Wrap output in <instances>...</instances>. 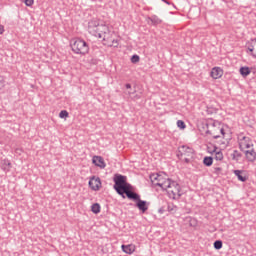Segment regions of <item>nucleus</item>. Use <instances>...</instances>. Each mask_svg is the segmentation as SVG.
Returning <instances> with one entry per match:
<instances>
[{
  "label": "nucleus",
  "mask_w": 256,
  "mask_h": 256,
  "mask_svg": "<svg viewBox=\"0 0 256 256\" xmlns=\"http://www.w3.org/2000/svg\"><path fill=\"white\" fill-rule=\"evenodd\" d=\"M59 117L60 119H67V117H69V112L67 110H62L59 113Z\"/></svg>",
  "instance_id": "obj_29"
},
{
  "label": "nucleus",
  "mask_w": 256,
  "mask_h": 256,
  "mask_svg": "<svg viewBox=\"0 0 256 256\" xmlns=\"http://www.w3.org/2000/svg\"><path fill=\"white\" fill-rule=\"evenodd\" d=\"M134 93H136V91H135V90L132 92V95H133Z\"/></svg>",
  "instance_id": "obj_46"
},
{
  "label": "nucleus",
  "mask_w": 256,
  "mask_h": 256,
  "mask_svg": "<svg viewBox=\"0 0 256 256\" xmlns=\"http://www.w3.org/2000/svg\"><path fill=\"white\" fill-rule=\"evenodd\" d=\"M213 247L216 251H220V249H223V241L222 240H216L213 243Z\"/></svg>",
  "instance_id": "obj_24"
},
{
  "label": "nucleus",
  "mask_w": 256,
  "mask_h": 256,
  "mask_svg": "<svg viewBox=\"0 0 256 256\" xmlns=\"http://www.w3.org/2000/svg\"><path fill=\"white\" fill-rule=\"evenodd\" d=\"M219 133H221V135H223V137H225V129L223 128H217Z\"/></svg>",
  "instance_id": "obj_37"
},
{
  "label": "nucleus",
  "mask_w": 256,
  "mask_h": 256,
  "mask_svg": "<svg viewBox=\"0 0 256 256\" xmlns=\"http://www.w3.org/2000/svg\"><path fill=\"white\" fill-rule=\"evenodd\" d=\"M166 211H167V207L162 206L161 208H159L158 213H159L160 215H163V213H166Z\"/></svg>",
  "instance_id": "obj_35"
},
{
  "label": "nucleus",
  "mask_w": 256,
  "mask_h": 256,
  "mask_svg": "<svg viewBox=\"0 0 256 256\" xmlns=\"http://www.w3.org/2000/svg\"><path fill=\"white\" fill-rule=\"evenodd\" d=\"M112 43L117 47L119 45V40H113Z\"/></svg>",
  "instance_id": "obj_39"
},
{
  "label": "nucleus",
  "mask_w": 256,
  "mask_h": 256,
  "mask_svg": "<svg viewBox=\"0 0 256 256\" xmlns=\"http://www.w3.org/2000/svg\"><path fill=\"white\" fill-rule=\"evenodd\" d=\"M239 71L242 77H248V75H251V68H249L248 66L240 67Z\"/></svg>",
  "instance_id": "obj_19"
},
{
  "label": "nucleus",
  "mask_w": 256,
  "mask_h": 256,
  "mask_svg": "<svg viewBox=\"0 0 256 256\" xmlns=\"http://www.w3.org/2000/svg\"><path fill=\"white\" fill-rule=\"evenodd\" d=\"M243 153L245 154V157L249 163H255L256 160V152L255 149L251 150H244Z\"/></svg>",
  "instance_id": "obj_10"
},
{
  "label": "nucleus",
  "mask_w": 256,
  "mask_h": 256,
  "mask_svg": "<svg viewBox=\"0 0 256 256\" xmlns=\"http://www.w3.org/2000/svg\"><path fill=\"white\" fill-rule=\"evenodd\" d=\"M212 79H221L223 77V70L221 67H214L210 72Z\"/></svg>",
  "instance_id": "obj_11"
},
{
  "label": "nucleus",
  "mask_w": 256,
  "mask_h": 256,
  "mask_svg": "<svg viewBox=\"0 0 256 256\" xmlns=\"http://www.w3.org/2000/svg\"><path fill=\"white\" fill-rule=\"evenodd\" d=\"M219 149V147H217V145L210 143L206 150L207 153H210V155H213V153H217V150Z\"/></svg>",
  "instance_id": "obj_22"
},
{
  "label": "nucleus",
  "mask_w": 256,
  "mask_h": 256,
  "mask_svg": "<svg viewBox=\"0 0 256 256\" xmlns=\"http://www.w3.org/2000/svg\"><path fill=\"white\" fill-rule=\"evenodd\" d=\"M184 163H186V164L191 163V159H189V158H185V159H184Z\"/></svg>",
  "instance_id": "obj_41"
},
{
  "label": "nucleus",
  "mask_w": 256,
  "mask_h": 256,
  "mask_svg": "<svg viewBox=\"0 0 256 256\" xmlns=\"http://www.w3.org/2000/svg\"><path fill=\"white\" fill-rule=\"evenodd\" d=\"M148 21H151L154 27H157V25H161L162 23V21L157 17V15H152L151 17H148Z\"/></svg>",
  "instance_id": "obj_20"
},
{
  "label": "nucleus",
  "mask_w": 256,
  "mask_h": 256,
  "mask_svg": "<svg viewBox=\"0 0 256 256\" xmlns=\"http://www.w3.org/2000/svg\"><path fill=\"white\" fill-rule=\"evenodd\" d=\"M206 127H209V124H206Z\"/></svg>",
  "instance_id": "obj_47"
},
{
  "label": "nucleus",
  "mask_w": 256,
  "mask_h": 256,
  "mask_svg": "<svg viewBox=\"0 0 256 256\" xmlns=\"http://www.w3.org/2000/svg\"><path fill=\"white\" fill-rule=\"evenodd\" d=\"M245 49H246V53L252 56V53H255L254 51L256 49L255 41H253V39H250L249 41H247L245 45Z\"/></svg>",
  "instance_id": "obj_12"
},
{
  "label": "nucleus",
  "mask_w": 256,
  "mask_h": 256,
  "mask_svg": "<svg viewBox=\"0 0 256 256\" xmlns=\"http://www.w3.org/2000/svg\"><path fill=\"white\" fill-rule=\"evenodd\" d=\"M91 211L92 213H94V215H99V213H101V204L100 203L92 204Z\"/></svg>",
  "instance_id": "obj_21"
},
{
  "label": "nucleus",
  "mask_w": 256,
  "mask_h": 256,
  "mask_svg": "<svg viewBox=\"0 0 256 256\" xmlns=\"http://www.w3.org/2000/svg\"><path fill=\"white\" fill-rule=\"evenodd\" d=\"M253 147V143H251V138L247 136H243L239 141V149L240 151H245V149H251Z\"/></svg>",
  "instance_id": "obj_7"
},
{
  "label": "nucleus",
  "mask_w": 256,
  "mask_h": 256,
  "mask_svg": "<svg viewBox=\"0 0 256 256\" xmlns=\"http://www.w3.org/2000/svg\"><path fill=\"white\" fill-rule=\"evenodd\" d=\"M231 157L233 161H236V163H239V161H241V157H243V154L239 152V150H233Z\"/></svg>",
  "instance_id": "obj_18"
},
{
  "label": "nucleus",
  "mask_w": 256,
  "mask_h": 256,
  "mask_svg": "<svg viewBox=\"0 0 256 256\" xmlns=\"http://www.w3.org/2000/svg\"><path fill=\"white\" fill-rule=\"evenodd\" d=\"M88 185L92 191H99V189H101V178L92 176L88 182Z\"/></svg>",
  "instance_id": "obj_6"
},
{
  "label": "nucleus",
  "mask_w": 256,
  "mask_h": 256,
  "mask_svg": "<svg viewBox=\"0 0 256 256\" xmlns=\"http://www.w3.org/2000/svg\"><path fill=\"white\" fill-rule=\"evenodd\" d=\"M181 147H182V153L186 157H191V155H193V153H195V150H193V148H191L187 145H182Z\"/></svg>",
  "instance_id": "obj_14"
},
{
  "label": "nucleus",
  "mask_w": 256,
  "mask_h": 256,
  "mask_svg": "<svg viewBox=\"0 0 256 256\" xmlns=\"http://www.w3.org/2000/svg\"><path fill=\"white\" fill-rule=\"evenodd\" d=\"M113 189L116 191L117 195H120L122 199H132L139 193L134 191L133 185L131 183L127 182V176L122 174H115L113 177Z\"/></svg>",
  "instance_id": "obj_1"
},
{
  "label": "nucleus",
  "mask_w": 256,
  "mask_h": 256,
  "mask_svg": "<svg viewBox=\"0 0 256 256\" xmlns=\"http://www.w3.org/2000/svg\"><path fill=\"white\" fill-rule=\"evenodd\" d=\"M166 211H168V213H175V211H177V206L173 203H167Z\"/></svg>",
  "instance_id": "obj_25"
},
{
  "label": "nucleus",
  "mask_w": 256,
  "mask_h": 256,
  "mask_svg": "<svg viewBox=\"0 0 256 256\" xmlns=\"http://www.w3.org/2000/svg\"><path fill=\"white\" fill-rule=\"evenodd\" d=\"M107 33H109V26L105 24H100V26H98L97 35H94V37H97L98 39H103V41H105V36L103 37V35H107Z\"/></svg>",
  "instance_id": "obj_8"
},
{
  "label": "nucleus",
  "mask_w": 256,
  "mask_h": 256,
  "mask_svg": "<svg viewBox=\"0 0 256 256\" xmlns=\"http://www.w3.org/2000/svg\"><path fill=\"white\" fill-rule=\"evenodd\" d=\"M161 174L159 173H153L150 175V180L152 183H155V181H159V177H160Z\"/></svg>",
  "instance_id": "obj_28"
},
{
  "label": "nucleus",
  "mask_w": 256,
  "mask_h": 256,
  "mask_svg": "<svg viewBox=\"0 0 256 256\" xmlns=\"http://www.w3.org/2000/svg\"><path fill=\"white\" fill-rule=\"evenodd\" d=\"M215 153V160L216 161H223V152L221 150H216Z\"/></svg>",
  "instance_id": "obj_26"
},
{
  "label": "nucleus",
  "mask_w": 256,
  "mask_h": 256,
  "mask_svg": "<svg viewBox=\"0 0 256 256\" xmlns=\"http://www.w3.org/2000/svg\"><path fill=\"white\" fill-rule=\"evenodd\" d=\"M128 95H133V92H128Z\"/></svg>",
  "instance_id": "obj_45"
},
{
  "label": "nucleus",
  "mask_w": 256,
  "mask_h": 256,
  "mask_svg": "<svg viewBox=\"0 0 256 256\" xmlns=\"http://www.w3.org/2000/svg\"><path fill=\"white\" fill-rule=\"evenodd\" d=\"M24 3L26 7H33V3H35V0H24Z\"/></svg>",
  "instance_id": "obj_33"
},
{
  "label": "nucleus",
  "mask_w": 256,
  "mask_h": 256,
  "mask_svg": "<svg viewBox=\"0 0 256 256\" xmlns=\"http://www.w3.org/2000/svg\"><path fill=\"white\" fill-rule=\"evenodd\" d=\"M121 249L123 253H126V255H133L135 253L136 247L133 244H128V245L122 244Z\"/></svg>",
  "instance_id": "obj_13"
},
{
  "label": "nucleus",
  "mask_w": 256,
  "mask_h": 256,
  "mask_svg": "<svg viewBox=\"0 0 256 256\" xmlns=\"http://www.w3.org/2000/svg\"><path fill=\"white\" fill-rule=\"evenodd\" d=\"M125 88H126V89H131V84H130V83H126V84H125Z\"/></svg>",
  "instance_id": "obj_42"
},
{
  "label": "nucleus",
  "mask_w": 256,
  "mask_h": 256,
  "mask_svg": "<svg viewBox=\"0 0 256 256\" xmlns=\"http://www.w3.org/2000/svg\"><path fill=\"white\" fill-rule=\"evenodd\" d=\"M233 173L237 177L238 181H241L242 183L247 181V176L243 175V170H234Z\"/></svg>",
  "instance_id": "obj_15"
},
{
  "label": "nucleus",
  "mask_w": 256,
  "mask_h": 256,
  "mask_svg": "<svg viewBox=\"0 0 256 256\" xmlns=\"http://www.w3.org/2000/svg\"><path fill=\"white\" fill-rule=\"evenodd\" d=\"M167 178H164L163 175L160 174L159 178H158V182L157 183H154V185L156 187H159V184L160 183H163Z\"/></svg>",
  "instance_id": "obj_32"
},
{
  "label": "nucleus",
  "mask_w": 256,
  "mask_h": 256,
  "mask_svg": "<svg viewBox=\"0 0 256 256\" xmlns=\"http://www.w3.org/2000/svg\"><path fill=\"white\" fill-rule=\"evenodd\" d=\"M183 156H184L183 148L180 146V147H178V150L176 152V157H177V159H179V161H181V159H183Z\"/></svg>",
  "instance_id": "obj_27"
},
{
  "label": "nucleus",
  "mask_w": 256,
  "mask_h": 256,
  "mask_svg": "<svg viewBox=\"0 0 256 256\" xmlns=\"http://www.w3.org/2000/svg\"><path fill=\"white\" fill-rule=\"evenodd\" d=\"M130 201H135V207L141 211V213H147L149 211V205H151V202H147V200H141V195H136Z\"/></svg>",
  "instance_id": "obj_4"
},
{
  "label": "nucleus",
  "mask_w": 256,
  "mask_h": 256,
  "mask_svg": "<svg viewBox=\"0 0 256 256\" xmlns=\"http://www.w3.org/2000/svg\"><path fill=\"white\" fill-rule=\"evenodd\" d=\"M203 165H205V167H211V165H213V157L205 156L203 158Z\"/></svg>",
  "instance_id": "obj_23"
},
{
  "label": "nucleus",
  "mask_w": 256,
  "mask_h": 256,
  "mask_svg": "<svg viewBox=\"0 0 256 256\" xmlns=\"http://www.w3.org/2000/svg\"><path fill=\"white\" fill-rule=\"evenodd\" d=\"M222 169H221V167H216L215 168V173H218L219 171H221Z\"/></svg>",
  "instance_id": "obj_43"
},
{
  "label": "nucleus",
  "mask_w": 256,
  "mask_h": 256,
  "mask_svg": "<svg viewBox=\"0 0 256 256\" xmlns=\"http://www.w3.org/2000/svg\"><path fill=\"white\" fill-rule=\"evenodd\" d=\"M177 127L179 128V129H186L187 128V125L185 124V121H183V120H178L177 121Z\"/></svg>",
  "instance_id": "obj_30"
},
{
  "label": "nucleus",
  "mask_w": 256,
  "mask_h": 256,
  "mask_svg": "<svg viewBox=\"0 0 256 256\" xmlns=\"http://www.w3.org/2000/svg\"><path fill=\"white\" fill-rule=\"evenodd\" d=\"M5 33V27L0 24V35H3Z\"/></svg>",
  "instance_id": "obj_36"
},
{
  "label": "nucleus",
  "mask_w": 256,
  "mask_h": 256,
  "mask_svg": "<svg viewBox=\"0 0 256 256\" xmlns=\"http://www.w3.org/2000/svg\"><path fill=\"white\" fill-rule=\"evenodd\" d=\"M11 161H9L8 159H4L2 161V170H4L5 173H9V171H11Z\"/></svg>",
  "instance_id": "obj_17"
},
{
  "label": "nucleus",
  "mask_w": 256,
  "mask_h": 256,
  "mask_svg": "<svg viewBox=\"0 0 256 256\" xmlns=\"http://www.w3.org/2000/svg\"><path fill=\"white\" fill-rule=\"evenodd\" d=\"M70 47L75 55H88L89 53V43L81 38H74L70 41Z\"/></svg>",
  "instance_id": "obj_2"
},
{
  "label": "nucleus",
  "mask_w": 256,
  "mask_h": 256,
  "mask_svg": "<svg viewBox=\"0 0 256 256\" xmlns=\"http://www.w3.org/2000/svg\"><path fill=\"white\" fill-rule=\"evenodd\" d=\"M134 99H141V95L136 94V95L134 96Z\"/></svg>",
  "instance_id": "obj_44"
},
{
  "label": "nucleus",
  "mask_w": 256,
  "mask_h": 256,
  "mask_svg": "<svg viewBox=\"0 0 256 256\" xmlns=\"http://www.w3.org/2000/svg\"><path fill=\"white\" fill-rule=\"evenodd\" d=\"M163 3H166V5H173V7H175V4L169 2L168 0H162Z\"/></svg>",
  "instance_id": "obj_38"
},
{
  "label": "nucleus",
  "mask_w": 256,
  "mask_h": 256,
  "mask_svg": "<svg viewBox=\"0 0 256 256\" xmlns=\"http://www.w3.org/2000/svg\"><path fill=\"white\" fill-rule=\"evenodd\" d=\"M159 187H161V189L163 191H167L168 189H171V178H166L163 183L159 184Z\"/></svg>",
  "instance_id": "obj_16"
},
{
  "label": "nucleus",
  "mask_w": 256,
  "mask_h": 256,
  "mask_svg": "<svg viewBox=\"0 0 256 256\" xmlns=\"http://www.w3.org/2000/svg\"><path fill=\"white\" fill-rule=\"evenodd\" d=\"M139 61H141V57H139V55L134 54L131 57V63H139Z\"/></svg>",
  "instance_id": "obj_31"
},
{
  "label": "nucleus",
  "mask_w": 256,
  "mask_h": 256,
  "mask_svg": "<svg viewBox=\"0 0 256 256\" xmlns=\"http://www.w3.org/2000/svg\"><path fill=\"white\" fill-rule=\"evenodd\" d=\"M92 163L96 167H99L100 169H105L107 167V164L105 163V159H103L102 156H93Z\"/></svg>",
  "instance_id": "obj_9"
},
{
  "label": "nucleus",
  "mask_w": 256,
  "mask_h": 256,
  "mask_svg": "<svg viewBox=\"0 0 256 256\" xmlns=\"http://www.w3.org/2000/svg\"><path fill=\"white\" fill-rule=\"evenodd\" d=\"M100 25L101 24L99 23V20H97V19L90 20L88 22V33H90V35L95 37V35H97V31H98Z\"/></svg>",
  "instance_id": "obj_5"
},
{
  "label": "nucleus",
  "mask_w": 256,
  "mask_h": 256,
  "mask_svg": "<svg viewBox=\"0 0 256 256\" xmlns=\"http://www.w3.org/2000/svg\"><path fill=\"white\" fill-rule=\"evenodd\" d=\"M4 82L5 80L3 79V76H0V87L3 85Z\"/></svg>",
  "instance_id": "obj_40"
},
{
  "label": "nucleus",
  "mask_w": 256,
  "mask_h": 256,
  "mask_svg": "<svg viewBox=\"0 0 256 256\" xmlns=\"http://www.w3.org/2000/svg\"><path fill=\"white\" fill-rule=\"evenodd\" d=\"M206 135H213V139H219V137H221L219 134L211 133V130H207Z\"/></svg>",
  "instance_id": "obj_34"
},
{
  "label": "nucleus",
  "mask_w": 256,
  "mask_h": 256,
  "mask_svg": "<svg viewBox=\"0 0 256 256\" xmlns=\"http://www.w3.org/2000/svg\"><path fill=\"white\" fill-rule=\"evenodd\" d=\"M170 189H172L168 191L170 199H181V185L177 181L170 180Z\"/></svg>",
  "instance_id": "obj_3"
}]
</instances>
